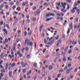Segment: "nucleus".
I'll list each match as a JSON object with an SVG mask.
<instances>
[{"label": "nucleus", "mask_w": 80, "mask_h": 80, "mask_svg": "<svg viewBox=\"0 0 80 80\" xmlns=\"http://www.w3.org/2000/svg\"><path fill=\"white\" fill-rule=\"evenodd\" d=\"M17 70H18V69H15V70L13 72V75H14L15 74V72H17Z\"/></svg>", "instance_id": "obj_19"}, {"label": "nucleus", "mask_w": 80, "mask_h": 80, "mask_svg": "<svg viewBox=\"0 0 80 80\" xmlns=\"http://www.w3.org/2000/svg\"><path fill=\"white\" fill-rule=\"evenodd\" d=\"M63 61H66V58H65V57H64L63 58Z\"/></svg>", "instance_id": "obj_39"}, {"label": "nucleus", "mask_w": 80, "mask_h": 80, "mask_svg": "<svg viewBox=\"0 0 80 80\" xmlns=\"http://www.w3.org/2000/svg\"><path fill=\"white\" fill-rule=\"evenodd\" d=\"M17 22H18V19H17V18H16L15 20V21L14 22V24H16V23H17Z\"/></svg>", "instance_id": "obj_15"}, {"label": "nucleus", "mask_w": 80, "mask_h": 80, "mask_svg": "<svg viewBox=\"0 0 80 80\" xmlns=\"http://www.w3.org/2000/svg\"><path fill=\"white\" fill-rule=\"evenodd\" d=\"M18 11H20L21 10V9L20 8H18Z\"/></svg>", "instance_id": "obj_59"}, {"label": "nucleus", "mask_w": 80, "mask_h": 80, "mask_svg": "<svg viewBox=\"0 0 80 80\" xmlns=\"http://www.w3.org/2000/svg\"><path fill=\"white\" fill-rule=\"evenodd\" d=\"M70 70L69 69H68L67 71L66 72V73L67 74L70 73Z\"/></svg>", "instance_id": "obj_18"}, {"label": "nucleus", "mask_w": 80, "mask_h": 80, "mask_svg": "<svg viewBox=\"0 0 80 80\" xmlns=\"http://www.w3.org/2000/svg\"><path fill=\"white\" fill-rule=\"evenodd\" d=\"M61 43H62V41H59L57 44V46H58L60 44H61Z\"/></svg>", "instance_id": "obj_7"}, {"label": "nucleus", "mask_w": 80, "mask_h": 80, "mask_svg": "<svg viewBox=\"0 0 80 80\" xmlns=\"http://www.w3.org/2000/svg\"><path fill=\"white\" fill-rule=\"evenodd\" d=\"M40 12V10H39V9H38V11L37 12V14H39Z\"/></svg>", "instance_id": "obj_24"}, {"label": "nucleus", "mask_w": 80, "mask_h": 80, "mask_svg": "<svg viewBox=\"0 0 80 80\" xmlns=\"http://www.w3.org/2000/svg\"><path fill=\"white\" fill-rule=\"evenodd\" d=\"M26 45L27 46L30 45V40L28 38H26L25 39V44H24V45L26 46Z\"/></svg>", "instance_id": "obj_1"}, {"label": "nucleus", "mask_w": 80, "mask_h": 80, "mask_svg": "<svg viewBox=\"0 0 80 80\" xmlns=\"http://www.w3.org/2000/svg\"><path fill=\"white\" fill-rule=\"evenodd\" d=\"M31 73H32V70H30L29 72L27 73V75H30V74Z\"/></svg>", "instance_id": "obj_11"}, {"label": "nucleus", "mask_w": 80, "mask_h": 80, "mask_svg": "<svg viewBox=\"0 0 80 80\" xmlns=\"http://www.w3.org/2000/svg\"><path fill=\"white\" fill-rule=\"evenodd\" d=\"M26 50L28 51V47H26Z\"/></svg>", "instance_id": "obj_43"}, {"label": "nucleus", "mask_w": 80, "mask_h": 80, "mask_svg": "<svg viewBox=\"0 0 80 80\" xmlns=\"http://www.w3.org/2000/svg\"><path fill=\"white\" fill-rule=\"evenodd\" d=\"M78 3H80V1L79 0L77 1Z\"/></svg>", "instance_id": "obj_64"}, {"label": "nucleus", "mask_w": 80, "mask_h": 80, "mask_svg": "<svg viewBox=\"0 0 80 80\" xmlns=\"http://www.w3.org/2000/svg\"><path fill=\"white\" fill-rule=\"evenodd\" d=\"M78 70V68H75L74 70V72H77V71Z\"/></svg>", "instance_id": "obj_32"}, {"label": "nucleus", "mask_w": 80, "mask_h": 80, "mask_svg": "<svg viewBox=\"0 0 80 80\" xmlns=\"http://www.w3.org/2000/svg\"><path fill=\"white\" fill-rule=\"evenodd\" d=\"M73 9L74 10H78L77 7H75L74 8H73Z\"/></svg>", "instance_id": "obj_37"}, {"label": "nucleus", "mask_w": 80, "mask_h": 80, "mask_svg": "<svg viewBox=\"0 0 80 80\" xmlns=\"http://www.w3.org/2000/svg\"><path fill=\"white\" fill-rule=\"evenodd\" d=\"M44 27V25H42L40 27V32H41L42 31V28H43V27Z\"/></svg>", "instance_id": "obj_4"}, {"label": "nucleus", "mask_w": 80, "mask_h": 80, "mask_svg": "<svg viewBox=\"0 0 80 80\" xmlns=\"http://www.w3.org/2000/svg\"><path fill=\"white\" fill-rule=\"evenodd\" d=\"M60 72H61L62 73V72H63V69H62L61 70H59V73H60Z\"/></svg>", "instance_id": "obj_38"}, {"label": "nucleus", "mask_w": 80, "mask_h": 80, "mask_svg": "<svg viewBox=\"0 0 80 80\" xmlns=\"http://www.w3.org/2000/svg\"><path fill=\"white\" fill-rule=\"evenodd\" d=\"M22 5H23V6H25V2H24L22 4Z\"/></svg>", "instance_id": "obj_61"}, {"label": "nucleus", "mask_w": 80, "mask_h": 80, "mask_svg": "<svg viewBox=\"0 0 80 80\" xmlns=\"http://www.w3.org/2000/svg\"><path fill=\"white\" fill-rule=\"evenodd\" d=\"M56 15H57L58 17H60V14L57 13L56 14Z\"/></svg>", "instance_id": "obj_42"}, {"label": "nucleus", "mask_w": 80, "mask_h": 80, "mask_svg": "<svg viewBox=\"0 0 80 80\" xmlns=\"http://www.w3.org/2000/svg\"><path fill=\"white\" fill-rule=\"evenodd\" d=\"M6 27L8 29V30L10 29V27L8 26V25L6 24Z\"/></svg>", "instance_id": "obj_22"}, {"label": "nucleus", "mask_w": 80, "mask_h": 80, "mask_svg": "<svg viewBox=\"0 0 80 80\" xmlns=\"http://www.w3.org/2000/svg\"><path fill=\"white\" fill-rule=\"evenodd\" d=\"M52 19H53L52 17H51L47 19L46 21H49V20H52Z\"/></svg>", "instance_id": "obj_14"}, {"label": "nucleus", "mask_w": 80, "mask_h": 80, "mask_svg": "<svg viewBox=\"0 0 80 80\" xmlns=\"http://www.w3.org/2000/svg\"><path fill=\"white\" fill-rule=\"evenodd\" d=\"M23 73H25V72H26V69H24L23 70Z\"/></svg>", "instance_id": "obj_45"}, {"label": "nucleus", "mask_w": 80, "mask_h": 80, "mask_svg": "<svg viewBox=\"0 0 80 80\" xmlns=\"http://www.w3.org/2000/svg\"><path fill=\"white\" fill-rule=\"evenodd\" d=\"M59 50H60V49H57L56 51V52H58L59 51Z\"/></svg>", "instance_id": "obj_49"}, {"label": "nucleus", "mask_w": 80, "mask_h": 80, "mask_svg": "<svg viewBox=\"0 0 80 80\" xmlns=\"http://www.w3.org/2000/svg\"><path fill=\"white\" fill-rule=\"evenodd\" d=\"M27 58H30V55L28 54L27 55Z\"/></svg>", "instance_id": "obj_31"}, {"label": "nucleus", "mask_w": 80, "mask_h": 80, "mask_svg": "<svg viewBox=\"0 0 80 80\" xmlns=\"http://www.w3.org/2000/svg\"><path fill=\"white\" fill-rule=\"evenodd\" d=\"M44 42L45 43H47L48 42L47 41L46 39H44Z\"/></svg>", "instance_id": "obj_36"}, {"label": "nucleus", "mask_w": 80, "mask_h": 80, "mask_svg": "<svg viewBox=\"0 0 80 80\" xmlns=\"http://www.w3.org/2000/svg\"><path fill=\"white\" fill-rule=\"evenodd\" d=\"M68 49V46L67 47L65 48L64 50V52H66Z\"/></svg>", "instance_id": "obj_13"}, {"label": "nucleus", "mask_w": 80, "mask_h": 80, "mask_svg": "<svg viewBox=\"0 0 80 80\" xmlns=\"http://www.w3.org/2000/svg\"><path fill=\"white\" fill-rule=\"evenodd\" d=\"M5 7L6 9H8V6L7 5H6Z\"/></svg>", "instance_id": "obj_48"}, {"label": "nucleus", "mask_w": 80, "mask_h": 80, "mask_svg": "<svg viewBox=\"0 0 80 80\" xmlns=\"http://www.w3.org/2000/svg\"><path fill=\"white\" fill-rule=\"evenodd\" d=\"M69 27L70 30H72V27H73V24L72 23L70 24Z\"/></svg>", "instance_id": "obj_6"}, {"label": "nucleus", "mask_w": 80, "mask_h": 80, "mask_svg": "<svg viewBox=\"0 0 80 80\" xmlns=\"http://www.w3.org/2000/svg\"><path fill=\"white\" fill-rule=\"evenodd\" d=\"M30 45H31V46H32V45H33V42H30Z\"/></svg>", "instance_id": "obj_52"}, {"label": "nucleus", "mask_w": 80, "mask_h": 80, "mask_svg": "<svg viewBox=\"0 0 80 80\" xmlns=\"http://www.w3.org/2000/svg\"><path fill=\"white\" fill-rule=\"evenodd\" d=\"M68 60L70 61L72 60V58H70V57H68Z\"/></svg>", "instance_id": "obj_20"}, {"label": "nucleus", "mask_w": 80, "mask_h": 80, "mask_svg": "<svg viewBox=\"0 0 80 80\" xmlns=\"http://www.w3.org/2000/svg\"><path fill=\"white\" fill-rule=\"evenodd\" d=\"M68 67H72V64H68Z\"/></svg>", "instance_id": "obj_25"}, {"label": "nucleus", "mask_w": 80, "mask_h": 80, "mask_svg": "<svg viewBox=\"0 0 80 80\" xmlns=\"http://www.w3.org/2000/svg\"><path fill=\"white\" fill-rule=\"evenodd\" d=\"M61 4L62 5V7H63V8L65 9L66 7H65V6H64V4H63V3L62 2L61 3Z\"/></svg>", "instance_id": "obj_16"}, {"label": "nucleus", "mask_w": 80, "mask_h": 80, "mask_svg": "<svg viewBox=\"0 0 80 80\" xmlns=\"http://www.w3.org/2000/svg\"><path fill=\"white\" fill-rule=\"evenodd\" d=\"M56 8H57V10H60V8H59V7H56Z\"/></svg>", "instance_id": "obj_58"}, {"label": "nucleus", "mask_w": 80, "mask_h": 80, "mask_svg": "<svg viewBox=\"0 0 80 80\" xmlns=\"http://www.w3.org/2000/svg\"><path fill=\"white\" fill-rule=\"evenodd\" d=\"M5 42H8V39H7L6 38L5 39Z\"/></svg>", "instance_id": "obj_53"}, {"label": "nucleus", "mask_w": 80, "mask_h": 80, "mask_svg": "<svg viewBox=\"0 0 80 80\" xmlns=\"http://www.w3.org/2000/svg\"><path fill=\"white\" fill-rule=\"evenodd\" d=\"M19 40H18V39H16V42H17V43H18V42H19Z\"/></svg>", "instance_id": "obj_60"}, {"label": "nucleus", "mask_w": 80, "mask_h": 80, "mask_svg": "<svg viewBox=\"0 0 80 80\" xmlns=\"http://www.w3.org/2000/svg\"><path fill=\"white\" fill-rule=\"evenodd\" d=\"M12 50L14 51H15V46H13L12 47Z\"/></svg>", "instance_id": "obj_26"}, {"label": "nucleus", "mask_w": 80, "mask_h": 80, "mask_svg": "<svg viewBox=\"0 0 80 80\" xmlns=\"http://www.w3.org/2000/svg\"><path fill=\"white\" fill-rule=\"evenodd\" d=\"M80 28V25H78L77 26V28Z\"/></svg>", "instance_id": "obj_57"}, {"label": "nucleus", "mask_w": 80, "mask_h": 80, "mask_svg": "<svg viewBox=\"0 0 80 80\" xmlns=\"http://www.w3.org/2000/svg\"><path fill=\"white\" fill-rule=\"evenodd\" d=\"M55 14H52V13H49V14H48L46 15V18H47L48 17H49V16H54Z\"/></svg>", "instance_id": "obj_2"}, {"label": "nucleus", "mask_w": 80, "mask_h": 80, "mask_svg": "<svg viewBox=\"0 0 80 80\" xmlns=\"http://www.w3.org/2000/svg\"><path fill=\"white\" fill-rule=\"evenodd\" d=\"M70 29H68L67 32V34H69V33H70Z\"/></svg>", "instance_id": "obj_29"}, {"label": "nucleus", "mask_w": 80, "mask_h": 80, "mask_svg": "<svg viewBox=\"0 0 80 80\" xmlns=\"http://www.w3.org/2000/svg\"><path fill=\"white\" fill-rule=\"evenodd\" d=\"M59 38H60V37H59V36H58L56 39V40H57L59 39Z\"/></svg>", "instance_id": "obj_33"}, {"label": "nucleus", "mask_w": 80, "mask_h": 80, "mask_svg": "<svg viewBox=\"0 0 80 80\" xmlns=\"http://www.w3.org/2000/svg\"><path fill=\"white\" fill-rule=\"evenodd\" d=\"M69 53H72V50H70L68 52Z\"/></svg>", "instance_id": "obj_55"}, {"label": "nucleus", "mask_w": 80, "mask_h": 80, "mask_svg": "<svg viewBox=\"0 0 80 80\" xmlns=\"http://www.w3.org/2000/svg\"><path fill=\"white\" fill-rule=\"evenodd\" d=\"M1 72L2 73H5V71L4 69H3L1 70Z\"/></svg>", "instance_id": "obj_23"}, {"label": "nucleus", "mask_w": 80, "mask_h": 80, "mask_svg": "<svg viewBox=\"0 0 80 80\" xmlns=\"http://www.w3.org/2000/svg\"><path fill=\"white\" fill-rule=\"evenodd\" d=\"M78 60L79 61H80V56L78 57Z\"/></svg>", "instance_id": "obj_63"}, {"label": "nucleus", "mask_w": 80, "mask_h": 80, "mask_svg": "<svg viewBox=\"0 0 80 80\" xmlns=\"http://www.w3.org/2000/svg\"><path fill=\"white\" fill-rule=\"evenodd\" d=\"M67 2L69 3H71V2H72L71 0H67Z\"/></svg>", "instance_id": "obj_27"}, {"label": "nucleus", "mask_w": 80, "mask_h": 80, "mask_svg": "<svg viewBox=\"0 0 80 80\" xmlns=\"http://www.w3.org/2000/svg\"><path fill=\"white\" fill-rule=\"evenodd\" d=\"M8 62H7L6 65V70H7V69H8Z\"/></svg>", "instance_id": "obj_12"}, {"label": "nucleus", "mask_w": 80, "mask_h": 80, "mask_svg": "<svg viewBox=\"0 0 80 80\" xmlns=\"http://www.w3.org/2000/svg\"><path fill=\"white\" fill-rule=\"evenodd\" d=\"M37 78V76H35L34 77V80H35Z\"/></svg>", "instance_id": "obj_51"}, {"label": "nucleus", "mask_w": 80, "mask_h": 80, "mask_svg": "<svg viewBox=\"0 0 80 80\" xmlns=\"http://www.w3.org/2000/svg\"><path fill=\"white\" fill-rule=\"evenodd\" d=\"M22 16L23 18L25 17V15L24 14H22Z\"/></svg>", "instance_id": "obj_47"}, {"label": "nucleus", "mask_w": 80, "mask_h": 80, "mask_svg": "<svg viewBox=\"0 0 80 80\" xmlns=\"http://www.w3.org/2000/svg\"><path fill=\"white\" fill-rule=\"evenodd\" d=\"M27 32H24V36H27Z\"/></svg>", "instance_id": "obj_34"}, {"label": "nucleus", "mask_w": 80, "mask_h": 80, "mask_svg": "<svg viewBox=\"0 0 80 80\" xmlns=\"http://www.w3.org/2000/svg\"><path fill=\"white\" fill-rule=\"evenodd\" d=\"M68 44H71L72 43V40H70L68 42Z\"/></svg>", "instance_id": "obj_35"}, {"label": "nucleus", "mask_w": 80, "mask_h": 80, "mask_svg": "<svg viewBox=\"0 0 80 80\" xmlns=\"http://www.w3.org/2000/svg\"><path fill=\"white\" fill-rule=\"evenodd\" d=\"M27 65V63H24L22 65V67H25Z\"/></svg>", "instance_id": "obj_9"}, {"label": "nucleus", "mask_w": 80, "mask_h": 80, "mask_svg": "<svg viewBox=\"0 0 80 80\" xmlns=\"http://www.w3.org/2000/svg\"><path fill=\"white\" fill-rule=\"evenodd\" d=\"M56 55L58 57H59V56H60V53H57V54H56Z\"/></svg>", "instance_id": "obj_50"}, {"label": "nucleus", "mask_w": 80, "mask_h": 80, "mask_svg": "<svg viewBox=\"0 0 80 80\" xmlns=\"http://www.w3.org/2000/svg\"><path fill=\"white\" fill-rule=\"evenodd\" d=\"M15 8H16V6H14L13 7L12 9H13V10H15Z\"/></svg>", "instance_id": "obj_41"}, {"label": "nucleus", "mask_w": 80, "mask_h": 80, "mask_svg": "<svg viewBox=\"0 0 80 80\" xmlns=\"http://www.w3.org/2000/svg\"><path fill=\"white\" fill-rule=\"evenodd\" d=\"M77 13L78 14H79L80 13V10L78 9V10H77Z\"/></svg>", "instance_id": "obj_30"}, {"label": "nucleus", "mask_w": 80, "mask_h": 80, "mask_svg": "<svg viewBox=\"0 0 80 80\" xmlns=\"http://www.w3.org/2000/svg\"><path fill=\"white\" fill-rule=\"evenodd\" d=\"M65 34H63L62 35V38H65Z\"/></svg>", "instance_id": "obj_46"}, {"label": "nucleus", "mask_w": 80, "mask_h": 80, "mask_svg": "<svg viewBox=\"0 0 80 80\" xmlns=\"http://www.w3.org/2000/svg\"><path fill=\"white\" fill-rule=\"evenodd\" d=\"M27 22L28 23H30V20L28 19Z\"/></svg>", "instance_id": "obj_56"}, {"label": "nucleus", "mask_w": 80, "mask_h": 80, "mask_svg": "<svg viewBox=\"0 0 80 80\" xmlns=\"http://www.w3.org/2000/svg\"><path fill=\"white\" fill-rule=\"evenodd\" d=\"M33 5V3H30V6H32V5Z\"/></svg>", "instance_id": "obj_62"}, {"label": "nucleus", "mask_w": 80, "mask_h": 80, "mask_svg": "<svg viewBox=\"0 0 80 80\" xmlns=\"http://www.w3.org/2000/svg\"><path fill=\"white\" fill-rule=\"evenodd\" d=\"M49 70H51L53 69V67L52 66H50L48 68Z\"/></svg>", "instance_id": "obj_10"}, {"label": "nucleus", "mask_w": 80, "mask_h": 80, "mask_svg": "<svg viewBox=\"0 0 80 80\" xmlns=\"http://www.w3.org/2000/svg\"><path fill=\"white\" fill-rule=\"evenodd\" d=\"M32 20H33V21L35 22V21H36V18L35 17L33 18Z\"/></svg>", "instance_id": "obj_28"}, {"label": "nucleus", "mask_w": 80, "mask_h": 80, "mask_svg": "<svg viewBox=\"0 0 80 80\" xmlns=\"http://www.w3.org/2000/svg\"><path fill=\"white\" fill-rule=\"evenodd\" d=\"M32 32L31 31H30L28 33V34L29 35V36L31 35H32Z\"/></svg>", "instance_id": "obj_17"}, {"label": "nucleus", "mask_w": 80, "mask_h": 80, "mask_svg": "<svg viewBox=\"0 0 80 80\" xmlns=\"http://www.w3.org/2000/svg\"><path fill=\"white\" fill-rule=\"evenodd\" d=\"M67 68H68V67H67V66H66L64 68V70H67Z\"/></svg>", "instance_id": "obj_40"}, {"label": "nucleus", "mask_w": 80, "mask_h": 80, "mask_svg": "<svg viewBox=\"0 0 80 80\" xmlns=\"http://www.w3.org/2000/svg\"><path fill=\"white\" fill-rule=\"evenodd\" d=\"M64 9H65L64 8H62L61 10V12H67V11L66 10H65Z\"/></svg>", "instance_id": "obj_8"}, {"label": "nucleus", "mask_w": 80, "mask_h": 80, "mask_svg": "<svg viewBox=\"0 0 80 80\" xmlns=\"http://www.w3.org/2000/svg\"><path fill=\"white\" fill-rule=\"evenodd\" d=\"M71 12L72 13H74L75 12V10L74 9H73V8L71 10Z\"/></svg>", "instance_id": "obj_5"}, {"label": "nucleus", "mask_w": 80, "mask_h": 80, "mask_svg": "<svg viewBox=\"0 0 80 80\" xmlns=\"http://www.w3.org/2000/svg\"><path fill=\"white\" fill-rule=\"evenodd\" d=\"M61 76V74L60 73L59 74H58V78H59V77H60Z\"/></svg>", "instance_id": "obj_44"}, {"label": "nucleus", "mask_w": 80, "mask_h": 80, "mask_svg": "<svg viewBox=\"0 0 80 80\" xmlns=\"http://www.w3.org/2000/svg\"><path fill=\"white\" fill-rule=\"evenodd\" d=\"M23 80V77H21L19 79V80Z\"/></svg>", "instance_id": "obj_54"}, {"label": "nucleus", "mask_w": 80, "mask_h": 80, "mask_svg": "<svg viewBox=\"0 0 80 80\" xmlns=\"http://www.w3.org/2000/svg\"><path fill=\"white\" fill-rule=\"evenodd\" d=\"M15 63H13L11 65V67H15Z\"/></svg>", "instance_id": "obj_21"}, {"label": "nucleus", "mask_w": 80, "mask_h": 80, "mask_svg": "<svg viewBox=\"0 0 80 80\" xmlns=\"http://www.w3.org/2000/svg\"><path fill=\"white\" fill-rule=\"evenodd\" d=\"M12 72L11 71H10L9 72V77H10V78H13L12 77Z\"/></svg>", "instance_id": "obj_3"}]
</instances>
